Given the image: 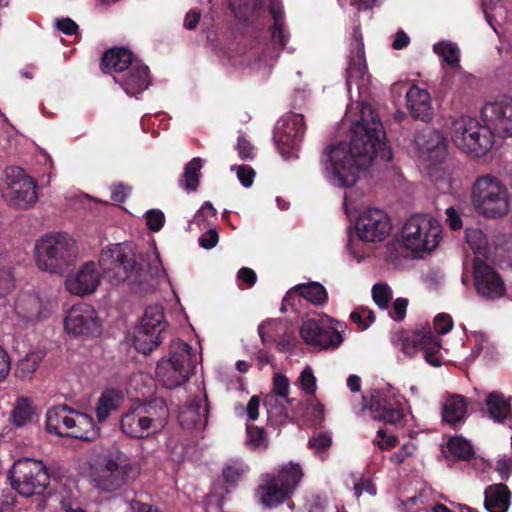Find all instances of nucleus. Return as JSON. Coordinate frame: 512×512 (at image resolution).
<instances>
[{
  "instance_id": "5fc2aeb1",
  "label": "nucleus",
  "mask_w": 512,
  "mask_h": 512,
  "mask_svg": "<svg viewBox=\"0 0 512 512\" xmlns=\"http://www.w3.org/2000/svg\"><path fill=\"white\" fill-rule=\"evenodd\" d=\"M289 379L282 374H275L273 377V392L282 397L287 398L289 394Z\"/></svg>"
},
{
  "instance_id": "a18cd8bd",
  "label": "nucleus",
  "mask_w": 512,
  "mask_h": 512,
  "mask_svg": "<svg viewBox=\"0 0 512 512\" xmlns=\"http://www.w3.org/2000/svg\"><path fill=\"white\" fill-rule=\"evenodd\" d=\"M448 451L456 458L469 461L474 458L475 451L471 443L461 436H454L447 443Z\"/></svg>"
},
{
  "instance_id": "f03ea898",
  "label": "nucleus",
  "mask_w": 512,
  "mask_h": 512,
  "mask_svg": "<svg viewBox=\"0 0 512 512\" xmlns=\"http://www.w3.org/2000/svg\"><path fill=\"white\" fill-rule=\"evenodd\" d=\"M103 277L110 283H127L136 294H148L155 290V278L146 261H137L133 250L125 244H113L99 257Z\"/></svg>"
},
{
  "instance_id": "ea45409f",
  "label": "nucleus",
  "mask_w": 512,
  "mask_h": 512,
  "mask_svg": "<svg viewBox=\"0 0 512 512\" xmlns=\"http://www.w3.org/2000/svg\"><path fill=\"white\" fill-rule=\"evenodd\" d=\"M123 399V395L116 389H108L104 391L95 408L96 417L99 422H104L111 411L118 409L119 402Z\"/></svg>"
},
{
  "instance_id": "412c9836",
  "label": "nucleus",
  "mask_w": 512,
  "mask_h": 512,
  "mask_svg": "<svg viewBox=\"0 0 512 512\" xmlns=\"http://www.w3.org/2000/svg\"><path fill=\"white\" fill-rule=\"evenodd\" d=\"M474 282L477 293L486 299H497L506 292L501 276L482 260L474 261Z\"/></svg>"
},
{
  "instance_id": "c9c22d12",
  "label": "nucleus",
  "mask_w": 512,
  "mask_h": 512,
  "mask_svg": "<svg viewBox=\"0 0 512 512\" xmlns=\"http://www.w3.org/2000/svg\"><path fill=\"white\" fill-rule=\"evenodd\" d=\"M162 340V333L138 325L133 332L132 345L138 352L147 355L153 349L157 348L162 343Z\"/></svg>"
},
{
  "instance_id": "a19ab883",
  "label": "nucleus",
  "mask_w": 512,
  "mask_h": 512,
  "mask_svg": "<svg viewBox=\"0 0 512 512\" xmlns=\"http://www.w3.org/2000/svg\"><path fill=\"white\" fill-rule=\"evenodd\" d=\"M44 356L45 352L42 350H36L28 353L24 358L18 361L14 370V375L22 380L31 379Z\"/></svg>"
},
{
  "instance_id": "bf43d9fd",
  "label": "nucleus",
  "mask_w": 512,
  "mask_h": 512,
  "mask_svg": "<svg viewBox=\"0 0 512 512\" xmlns=\"http://www.w3.org/2000/svg\"><path fill=\"white\" fill-rule=\"evenodd\" d=\"M15 287L14 277L9 270H0V297H4L11 293Z\"/></svg>"
},
{
  "instance_id": "f704fd0d",
  "label": "nucleus",
  "mask_w": 512,
  "mask_h": 512,
  "mask_svg": "<svg viewBox=\"0 0 512 512\" xmlns=\"http://www.w3.org/2000/svg\"><path fill=\"white\" fill-rule=\"evenodd\" d=\"M15 309L22 318L27 321H39L45 317L42 300L36 293L21 295L15 304Z\"/></svg>"
},
{
  "instance_id": "37998d69",
  "label": "nucleus",
  "mask_w": 512,
  "mask_h": 512,
  "mask_svg": "<svg viewBox=\"0 0 512 512\" xmlns=\"http://www.w3.org/2000/svg\"><path fill=\"white\" fill-rule=\"evenodd\" d=\"M269 437L265 428L246 424V440L245 444L254 452H263L269 447Z\"/></svg>"
},
{
  "instance_id": "7ed1b4c3",
  "label": "nucleus",
  "mask_w": 512,
  "mask_h": 512,
  "mask_svg": "<svg viewBox=\"0 0 512 512\" xmlns=\"http://www.w3.org/2000/svg\"><path fill=\"white\" fill-rule=\"evenodd\" d=\"M36 263L40 270L55 274L70 271L77 259L75 240L67 233L48 234L35 244Z\"/></svg>"
},
{
  "instance_id": "f3484780",
  "label": "nucleus",
  "mask_w": 512,
  "mask_h": 512,
  "mask_svg": "<svg viewBox=\"0 0 512 512\" xmlns=\"http://www.w3.org/2000/svg\"><path fill=\"white\" fill-rule=\"evenodd\" d=\"M68 334L75 337H96L102 333V325L96 310L89 304L74 305L64 319Z\"/></svg>"
},
{
  "instance_id": "4468645a",
  "label": "nucleus",
  "mask_w": 512,
  "mask_h": 512,
  "mask_svg": "<svg viewBox=\"0 0 512 512\" xmlns=\"http://www.w3.org/2000/svg\"><path fill=\"white\" fill-rule=\"evenodd\" d=\"M364 401L365 408L374 420L385 424H399L404 419L402 401L391 388L374 389Z\"/></svg>"
},
{
  "instance_id": "9b49d317",
  "label": "nucleus",
  "mask_w": 512,
  "mask_h": 512,
  "mask_svg": "<svg viewBox=\"0 0 512 512\" xmlns=\"http://www.w3.org/2000/svg\"><path fill=\"white\" fill-rule=\"evenodd\" d=\"M242 38L241 63L250 65L254 63L269 64L275 61L285 49L288 34H239Z\"/></svg>"
},
{
  "instance_id": "0eeeda50",
  "label": "nucleus",
  "mask_w": 512,
  "mask_h": 512,
  "mask_svg": "<svg viewBox=\"0 0 512 512\" xmlns=\"http://www.w3.org/2000/svg\"><path fill=\"white\" fill-rule=\"evenodd\" d=\"M226 4L235 17L251 25H264L272 21L268 32H284L286 28L285 13L282 0H269L268 8L265 0H227Z\"/></svg>"
},
{
  "instance_id": "4be33fe9",
  "label": "nucleus",
  "mask_w": 512,
  "mask_h": 512,
  "mask_svg": "<svg viewBox=\"0 0 512 512\" xmlns=\"http://www.w3.org/2000/svg\"><path fill=\"white\" fill-rule=\"evenodd\" d=\"M415 142L423 155L433 164L442 163L446 158L447 144L443 134L434 129H425L419 133Z\"/></svg>"
},
{
  "instance_id": "c85d7f7f",
  "label": "nucleus",
  "mask_w": 512,
  "mask_h": 512,
  "mask_svg": "<svg viewBox=\"0 0 512 512\" xmlns=\"http://www.w3.org/2000/svg\"><path fill=\"white\" fill-rule=\"evenodd\" d=\"M68 413H76L68 405L62 404L49 409L46 413V430L50 434L62 437L68 427L74 426V417Z\"/></svg>"
},
{
  "instance_id": "79ce46f5",
  "label": "nucleus",
  "mask_w": 512,
  "mask_h": 512,
  "mask_svg": "<svg viewBox=\"0 0 512 512\" xmlns=\"http://www.w3.org/2000/svg\"><path fill=\"white\" fill-rule=\"evenodd\" d=\"M299 298H304L314 305H324L328 300V293L325 287L319 282H309L296 285Z\"/></svg>"
},
{
  "instance_id": "423d86ee",
  "label": "nucleus",
  "mask_w": 512,
  "mask_h": 512,
  "mask_svg": "<svg viewBox=\"0 0 512 512\" xmlns=\"http://www.w3.org/2000/svg\"><path fill=\"white\" fill-rule=\"evenodd\" d=\"M472 203L486 218H499L510 208V194L507 187L493 175L478 177L472 187Z\"/></svg>"
},
{
  "instance_id": "39448f33",
  "label": "nucleus",
  "mask_w": 512,
  "mask_h": 512,
  "mask_svg": "<svg viewBox=\"0 0 512 512\" xmlns=\"http://www.w3.org/2000/svg\"><path fill=\"white\" fill-rule=\"evenodd\" d=\"M197 355L192 347L182 340H173L170 344L169 358L162 359L156 366L158 380L168 389L180 387L194 374Z\"/></svg>"
},
{
  "instance_id": "473e14b6",
  "label": "nucleus",
  "mask_w": 512,
  "mask_h": 512,
  "mask_svg": "<svg viewBox=\"0 0 512 512\" xmlns=\"http://www.w3.org/2000/svg\"><path fill=\"white\" fill-rule=\"evenodd\" d=\"M489 416L496 422L503 423L512 419L511 397L506 398L502 392L492 391L485 400Z\"/></svg>"
},
{
  "instance_id": "a211bd4d",
  "label": "nucleus",
  "mask_w": 512,
  "mask_h": 512,
  "mask_svg": "<svg viewBox=\"0 0 512 512\" xmlns=\"http://www.w3.org/2000/svg\"><path fill=\"white\" fill-rule=\"evenodd\" d=\"M355 228L361 240L378 242L389 235L392 225L386 212L378 208H370L360 214Z\"/></svg>"
},
{
  "instance_id": "de8ad7c7",
  "label": "nucleus",
  "mask_w": 512,
  "mask_h": 512,
  "mask_svg": "<svg viewBox=\"0 0 512 512\" xmlns=\"http://www.w3.org/2000/svg\"><path fill=\"white\" fill-rule=\"evenodd\" d=\"M332 445V436L329 432H314L308 441V447L314 451L322 460L324 454Z\"/></svg>"
},
{
  "instance_id": "774afa93",
  "label": "nucleus",
  "mask_w": 512,
  "mask_h": 512,
  "mask_svg": "<svg viewBox=\"0 0 512 512\" xmlns=\"http://www.w3.org/2000/svg\"><path fill=\"white\" fill-rule=\"evenodd\" d=\"M223 497L209 494L205 499V512H224L222 509Z\"/></svg>"
},
{
  "instance_id": "6e6d98bb",
  "label": "nucleus",
  "mask_w": 512,
  "mask_h": 512,
  "mask_svg": "<svg viewBox=\"0 0 512 512\" xmlns=\"http://www.w3.org/2000/svg\"><path fill=\"white\" fill-rule=\"evenodd\" d=\"M164 214L159 210H149L146 212L147 227L151 231H159L164 225Z\"/></svg>"
},
{
  "instance_id": "393cba45",
  "label": "nucleus",
  "mask_w": 512,
  "mask_h": 512,
  "mask_svg": "<svg viewBox=\"0 0 512 512\" xmlns=\"http://www.w3.org/2000/svg\"><path fill=\"white\" fill-rule=\"evenodd\" d=\"M407 108L413 118L428 122L433 117L430 93L426 89L411 86L406 92Z\"/></svg>"
},
{
  "instance_id": "b1692460",
  "label": "nucleus",
  "mask_w": 512,
  "mask_h": 512,
  "mask_svg": "<svg viewBox=\"0 0 512 512\" xmlns=\"http://www.w3.org/2000/svg\"><path fill=\"white\" fill-rule=\"evenodd\" d=\"M178 421L187 430L204 428L208 421L207 402L200 398L192 399L180 409Z\"/></svg>"
},
{
  "instance_id": "8fccbe9b",
  "label": "nucleus",
  "mask_w": 512,
  "mask_h": 512,
  "mask_svg": "<svg viewBox=\"0 0 512 512\" xmlns=\"http://www.w3.org/2000/svg\"><path fill=\"white\" fill-rule=\"evenodd\" d=\"M372 298L380 309H387L392 299V290L386 283H377L372 287Z\"/></svg>"
},
{
  "instance_id": "680f3d73",
  "label": "nucleus",
  "mask_w": 512,
  "mask_h": 512,
  "mask_svg": "<svg viewBox=\"0 0 512 512\" xmlns=\"http://www.w3.org/2000/svg\"><path fill=\"white\" fill-rule=\"evenodd\" d=\"M414 451L415 446L412 443L408 442L402 445V447L398 451L391 454L390 461L395 465H400L405 461L407 457L412 456Z\"/></svg>"
},
{
  "instance_id": "69168bd1",
  "label": "nucleus",
  "mask_w": 512,
  "mask_h": 512,
  "mask_svg": "<svg viewBox=\"0 0 512 512\" xmlns=\"http://www.w3.org/2000/svg\"><path fill=\"white\" fill-rule=\"evenodd\" d=\"M237 278L240 282L246 285L245 288H251L257 281V275L255 271L248 267H243L238 271Z\"/></svg>"
},
{
  "instance_id": "6ab92c4d",
  "label": "nucleus",
  "mask_w": 512,
  "mask_h": 512,
  "mask_svg": "<svg viewBox=\"0 0 512 512\" xmlns=\"http://www.w3.org/2000/svg\"><path fill=\"white\" fill-rule=\"evenodd\" d=\"M480 116L483 123H489L496 135L512 137V98L503 97L485 103Z\"/></svg>"
},
{
  "instance_id": "20e7f679",
  "label": "nucleus",
  "mask_w": 512,
  "mask_h": 512,
  "mask_svg": "<svg viewBox=\"0 0 512 512\" xmlns=\"http://www.w3.org/2000/svg\"><path fill=\"white\" fill-rule=\"evenodd\" d=\"M304 472L300 464L293 461L282 465L277 471L263 473L256 494L262 505L277 507L290 499L299 486Z\"/></svg>"
},
{
  "instance_id": "6e6552de",
  "label": "nucleus",
  "mask_w": 512,
  "mask_h": 512,
  "mask_svg": "<svg viewBox=\"0 0 512 512\" xmlns=\"http://www.w3.org/2000/svg\"><path fill=\"white\" fill-rule=\"evenodd\" d=\"M12 488L23 497L43 496L50 484V475L40 460L22 458L14 462L8 475Z\"/></svg>"
},
{
  "instance_id": "c03bdc74",
  "label": "nucleus",
  "mask_w": 512,
  "mask_h": 512,
  "mask_svg": "<svg viewBox=\"0 0 512 512\" xmlns=\"http://www.w3.org/2000/svg\"><path fill=\"white\" fill-rule=\"evenodd\" d=\"M34 410L29 398L22 397L16 401L11 412L10 421L16 427H22L32 420Z\"/></svg>"
},
{
  "instance_id": "2eb2a0df",
  "label": "nucleus",
  "mask_w": 512,
  "mask_h": 512,
  "mask_svg": "<svg viewBox=\"0 0 512 512\" xmlns=\"http://www.w3.org/2000/svg\"><path fill=\"white\" fill-rule=\"evenodd\" d=\"M306 129L302 114L289 112L281 118L274 130L273 139L284 158H290L299 149Z\"/></svg>"
},
{
  "instance_id": "864d4df0",
  "label": "nucleus",
  "mask_w": 512,
  "mask_h": 512,
  "mask_svg": "<svg viewBox=\"0 0 512 512\" xmlns=\"http://www.w3.org/2000/svg\"><path fill=\"white\" fill-rule=\"evenodd\" d=\"M14 489L6 488L2 490L0 495V512H13L16 504V495Z\"/></svg>"
},
{
  "instance_id": "e433bc0d",
  "label": "nucleus",
  "mask_w": 512,
  "mask_h": 512,
  "mask_svg": "<svg viewBox=\"0 0 512 512\" xmlns=\"http://www.w3.org/2000/svg\"><path fill=\"white\" fill-rule=\"evenodd\" d=\"M128 95L134 96L145 90L149 84V69L146 66H133L121 81Z\"/></svg>"
},
{
  "instance_id": "c756f323",
  "label": "nucleus",
  "mask_w": 512,
  "mask_h": 512,
  "mask_svg": "<svg viewBox=\"0 0 512 512\" xmlns=\"http://www.w3.org/2000/svg\"><path fill=\"white\" fill-rule=\"evenodd\" d=\"M484 506L489 512H507L511 504V491L508 486L499 483L485 489Z\"/></svg>"
},
{
  "instance_id": "72a5a7b5",
  "label": "nucleus",
  "mask_w": 512,
  "mask_h": 512,
  "mask_svg": "<svg viewBox=\"0 0 512 512\" xmlns=\"http://www.w3.org/2000/svg\"><path fill=\"white\" fill-rule=\"evenodd\" d=\"M133 55L125 48H112L104 53L101 60L103 72H122L132 64Z\"/></svg>"
},
{
  "instance_id": "13d9d810",
  "label": "nucleus",
  "mask_w": 512,
  "mask_h": 512,
  "mask_svg": "<svg viewBox=\"0 0 512 512\" xmlns=\"http://www.w3.org/2000/svg\"><path fill=\"white\" fill-rule=\"evenodd\" d=\"M434 326L437 334L444 335L452 330V317L445 313H440L434 318Z\"/></svg>"
},
{
  "instance_id": "f8f14e48",
  "label": "nucleus",
  "mask_w": 512,
  "mask_h": 512,
  "mask_svg": "<svg viewBox=\"0 0 512 512\" xmlns=\"http://www.w3.org/2000/svg\"><path fill=\"white\" fill-rule=\"evenodd\" d=\"M4 173L5 180L1 191L8 205L18 209L33 206L38 199L37 184L34 179L17 166L7 167Z\"/></svg>"
},
{
  "instance_id": "a878e982",
  "label": "nucleus",
  "mask_w": 512,
  "mask_h": 512,
  "mask_svg": "<svg viewBox=\"0 0 512 512\" xmlns=\"http://www.w3.org/2000/svg\"><path fill=\"white\" fill-rule=\"evenodd\" d=\"M153 433L164 429L169 420V409L163 398H154L138 404Z\"/></svg>"
},
{
  "instance_id": "2f4dec72",
  "label": "nucleus",
  "mask_w": 512,
  "mask_h": 512,
  "mask_svg": "<svg viewBox=\"0 0 512 512\" xmlns=\"http://www.w3.org/2000/svg\"><path fill=\"white\" fill-rule=\"evenodd\" d=\"M467 407V399L464 396L459 394L449 395L442 407L443 421L451 426L464 422Z\"/></svg>"
},
{
  "instance_id": "3c124183",
  "label": "nucleus",
  "mask_w": 512,
  "mask_h": 512,
  "mask_svg": "<svg viewBox=\"0 0 512 512\" xmlns=\"http://www.w3.org/2000/svg\"><path fill=\"white\" fill-rule=\"evenodd\" d=\"M299 381L303 391L310 397L315 396L316 391V378L313 374L311 367L307 366L301 372Z\"/></svg>"
},
{
  "instance_id": "4c0bfd02",
  "label": "nucleus",
  "mask_w": 512,
  "mask_h": 512,
  "mask_svg": "<svg viewBox=\"0 0 512 512\" xmlns=\"http://www.w3.org/2000/svg\"><path fill=\"white\" fill-rule=\"evenodd\" d=\"M250 470V466L241 458L226 462V494L231 488L239 487L248 478Z\"/></svg>"
},
{
  "instance_id": "58836bf2",
  "label": "nucleus",
  "mask_w": 512,
  "mask_h": 512,
  "mask_svg": "<svg viewBox=\"0 0 512 512\" xmlns=\"http://www.w3.org/2000/svg\"><path fill=\"white\" fill-rule=\"evenodd\" d=\"M140 325L163 334L168 326L163 306L160 304L148 306L142 316Z\"/></svg>"
},
{
  "instance_id": "cd10ccee",
  "label": "nucleus",
  "mask_w": 512,
  "mask_h": 512,
  "mask_svg": "<svg viewBox=\"0 0 512 512\" xmlns=\"http://www.w3.org/2000/svg\"><path fill=\"white\" fill-rule=\"evenodd\" d=\"M146 421L137 405L121 416L120 427L122 432L128 437L141 439L153 433Z\"/></svg>"
},
{
  "instance_id": "052dcab7",
  "label": "nucleus",
  "mask_w": 512,
  "mask_h": 512,
  "mask_svg": "<svg viewBox=\"0 0 512 512\" xmlns=\"http://www.w3.org/2000/svg\"><path fill=\"white\" fill-rule=\"evenodd\" d=\"M408 303L407 298H397L392 304V310L389 313L390 317L395 321H402L406 316Z\"/></svg>"
},
{
  "instance_id": "5701e85b",
  "label": "nucleus",
  "mask_w": 512,
  "mask_h": 512,
  "mask_svg": "<svg viewBox=\"0 0 512 512\" xmlns=\"http://www.w3.org/2000/svg\"><path fill=\"white\" fill-rule=\"evenodd\" d=\"M100 283V277L96 271L94 262L85 263L75 277L65 281L67 290L71 294L84 296L94 292Z\"/></svg>"
},
{
  "instance_id": "09e8293b",
  "label": "nucleus",
  "mask_w": 512,
  "mask_h": 512,
  "mask_svg": "<svg viewBox=\"0 0 512 512\" xmlns=\"http://www.w3.org/2000/svg\"><path fill=\"white\" fill-rule=\"evenodd\" d=\"M434 51L451 67L459 63V49L456 44L441 41L434 45Z\"/></svg>"
},
{
  "instance_id": "f257e3e1",
  "label": "nucleus",
  "mask_w": 512,
  "mask_h": 512,
  "mask_svg": "<svg viewBox=\"0 0 512 512\" xmlns=\"http://www.w3.org/2000/svg\"><path fill=\"white\" fill-rule=\"evenodd\" d=\"M350 132L349 144L332 145L322 156L328 179L343 188L352 187L359 171L368 168L376 158L386 162L393 158L382 122L370 106L362 108L360 120L351 126Z\"/></svg>"
},
{
  "instance_id": "ddd939ff",
  "label": "nucleus",
  "mask_w": 512,
  "mask_h": 512,
  "mask_svg": "<svg viewBox=\"0 0 512 512\" xmlns=\"http://www.w3.org/2000/svg\"><path fill=\"white\" fill-rule=\"evenodd\" d=\"M132 466L129 457L118 448L111 449L95 468L93 479L97 486L112 492L127 483Z\"/></svg>"
},
{
  "instance_id": "338daca9",
  "label": "nucleus",
  "mask_w": 512,
  "mask_h": 512,
  "mask_svg": "<svg viewBox=\"0 0 512 512\" xmlns=\"http://www.w3.org/2000/svg\"><path fill=\"white\" fill-rule=\"evenodd\" d=\"M219 240L218 232L211 228L199 238V244L204 249H212Z\"/></svg>"
},
{
  "instance_id": "9d476101",
  "label": "nucleus",
  "mask_w": 512,
  "mask_h": 512,
  "mask_svg": "<svg viewBox=\"0 0 512 512\" xmlns=\"http://www.w3.org/2000/svg\"><path fill=\"white\" fill-rule=\"evenodd\" d=\"M442 227L438 220L426 214L411 216L402 228L405 247L414 252L432 251L441 239Z\"/></svg>"
},
{
  "instance_id": "e2e57ef3",
  "label": "nucleus",
  "mask_w": 512,
  "mask_h": 512,
  "mask_svg": "<svg viewBox=\"0 0 512 512\" xmlns=\"http://www.w3.org/2000/svg\"><path fill=\"white\" fill-rule=\"evenodd\" d=\"M296 342V338L293 334L286 333L276 341V347L279 352L290 353L294 350Z\"/></svg>"
},
{
  "instance_id": "4d7b16f0",
  "label": "nucleus",
  "mask_w": 512,
  "mask_h": 512,
  "mask_svg": "<svg viewBox=\"0 0 512 512\" xmlns=\"http://www.w3.org/2000/svg\"><path fill=\"white\" fill-rule=\"evenodd\" d=\"M235 149L242 160H252L254 158V148L243 136H238Z\"/></svg>"
},
{
  "instance_id": "49530a36",
  "label": "nucleus",
  "mask_w": 512,
  "mask_h": 512,
  "mask_svg": "<svg viewBox=\"0 0 512 512\" xmlns=\"http://www.w3.org/2000/svg\"><path fill=\"white\" fill-rule=\"evenodd\" d=\"M202 161L200 158H193L185 165L181 179V185L189 192L195 191L199 186L200 169Z\"/></svg>"
},
{
  "instance_id": "0e129e2a",
  "label": "nucleus",
  "mask_w": 512,
  "mask_h": 512,
  "mask_svg": "<svg viewBox=\"0 0 512 512\" xmlns=\"http://www.w3.org/2000/svg\"><path fill=\"white\" fill-rule=\"evenodd\" d=\"M377 436L380 438V440H375L374 442L381 450L392 449L397 444V438L393 435L387 436L384 429H379L377 431Z\"/></svg>"
},
{
  "instance_id": "7c9ffc66",
  "label": "nucleus",
  "mask_w": 512,
  "mask_h": 512,
  "mask_svg": "<svg viewBox=\"0 0 512 512\" xmlns=\"http://www.w3.org/2000/svg\"><path fill=\"white\" fill-rule=\"evenodd\" d=\"M73 420L76 422L75 425L68 427L62 437H71L86 442H93L99 437V430L95 428L91 416L76 412Z\"/></svg>"
},
{
  "instance_id": "1a4fd4ad",
  "label": "nucleus",
  "mask_w": 512,
  "mask_h": 512,
  "mask_svg": "<svg viewBox=\"0 0 512 512\" xmlns=\"http://www.w3.org/2000/svg\"><path fill=\"white\" fill-rule=\"evenodd\" d=\"M489 123L481 125L473 118H461L453 123L451 139L465 153L480 157L492 147L495 135Z\"/></svg>"
},
{
  "instance_id": "bb28decb",
  "label": "nucleus",
  "mask_w": 512,
  "mask_h": 512,
  "mask_svg": "<svg viewBox=\"0 0 512 512\" xmlns=\"http://www.w3.org/2000/svg\"><path fill=\"white\" fill-rule=\"evenodd\" d=\"M350 45L351 49L348 67L346 68L348 84H350L354 79L362 78L367 70L362 34H354Z\"/></svg>"
},
{
  "instance_id": "dca6fc26",
  "label": "nucleus",
  "mask_w": 512,
  "mask_h": 512,
  "mask_svg": "<svg viewBox=\"0 0 512 512\" xmlns=\"http://www.w3.org/2000/svg\"><path fill=\"white\" fill-rule=\"evenodd\" d=\"M441 339L435 335L429 325L416 329L402 339V351L408 356L423 352L424 359L432 366L441 365Z\"/></svg>"
},
{
  "instance_id": "aec40b11",
  "label": "nucleus",
  "mask_w": 512,
  "mask_h": 512,
  "mask_svg": "<svg viewBox=\"0 0 512 512\" xmlns=\"http://www.w3.org/2000/svg\"><path fill=\"white\" fill-rule=\"evenodd\" d=\"M300 335L306 344L324 350L338 348L343 342V336L337 329L315 319L303 322Z\"/></svg>"
},
{
  "instance_id": "603ef678",
  "label": "nucleus",
  "mask_w": 512,
  "mask_h": 512,
  "mask_svg": "<svg viewBox=\"0 0 512 512\" xmlns=\"http://www.w3.org/2000/svg\"><path fill=\"white\" fill-rule=\"evenodd\" d=\"M231 170L236 171V176L244 187H250L255 178V171L249 165L231 166Z\"/></svg>"
}]
</instances>
